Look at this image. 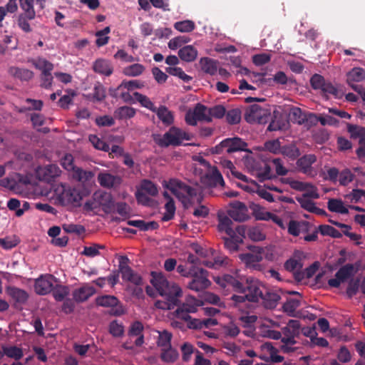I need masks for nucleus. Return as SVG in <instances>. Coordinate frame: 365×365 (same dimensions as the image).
Masks as SVG:
<instances>
[{"label": "nucleus", "instance_id": "1", "mask_svg": "<svg viewBox=\"0 0 365 365\" xmlns=\"http://www.w3.org/2000/svg\"><path fill=\"white\" fill-rule=\"evenodd\" d=\"M163 185L170 190L182 203L185 208L198 205L202 200V195L199 190L190 187L180 180L173 178L165 181Z\"/></svg>", "mask_w": 365, "mask_h": 365}, {"label": "nucleus", "instance_id": "2", "mask_svg": "<svg viewBox=\"0 0 365 365\" xmlns=\"http://www.w3.org/2000/svg\"><path fill=\"white\" fill-rule=\"evenodd\" d=\"M192 135L185 130L173 126L163 135L155 138V142L161 147L179 146L184 140H190Z\"/></svg>", "mask_w": 365, "mask_h": 365}, {"label": "nucleus", "instance_id": "3", "mask_svg": "<svg viewBox=\"0 0 365 365\" xmlns=\"http://www.w3.org/2000/svg\"><path fill=\"white\" fill-rule=\"evenodd\" d=\"M204 303L201 299H197L191 295L186 297L185 302L178 306L175 311V316L183 320H188L190 319V313H195L198 307L203 306Z\"/></svg>", "mask_w": 365, "mask_h": 365}, {"label": "nucleus", "instance_id": "4", "mask_svg": "<svg viewBox=\"0 0 365 365\" xmlns=\"http://www.w3.org/2000/svg\"><path fill=\"white\" fill-rule=\"evenodd\" d=\"M151 276L150 283L160 296L175 294L174 289H176L175 288H180L175 283L169 282L166 277L160 272H153Z\"/></svg>", "mask_w": 365, "mask_h": 365}, {"label": "nucleus", "instance_id": "5", "mask_svg": "<svg viewBox=\"0 0 365 365\" xmlns=\"http://www.w3.org/2000/svg\"><path fill=\"white\" fill-rule=\"evenodd\" d=\"M247 146V144L240 138H226L212 148V153L217 154L224 152L231 153L241 150L250 153V150L246 149Z\"/></svg>", "mask_w": 365, "mask_h": 365}, {"label": "nucleus", "instance_id": "6", "mask_svg": "<svg viewBox=\"0 0 365 365\" xmlns=\"http://www.w3.org/2000/svg\"><path fill=\"white\" fill-rule=\"evenodd\" d=\"M270 118L269 110L255 104L251 106L245 115V118L249 123H266Z\"/></svg>", "mask_w": 365, "mask_h": 365}, {"label": "nucleus", "instance_id": "7", "mask_svg": "<svg viewBox=\"0 0 365 365\" xmlns=\"http://www.w3.org/2000/svg\"><path fill=\"white\" fill-rule=\"evenodd\" d=\"M185 120L190 125H196L197 121L210 122L209 108L202 104L197 103L193 109L186 113Z\"/></svg>", "mask_w": 365, "mask_h": 365}, {"label": "nucleus", "instance_id": "8", "mask_svg": "<svg viewBox=\"0 0 365 365\" xmlns=\"http://www.w3.org/2000/svg\"><path fill=\"white\" fill-rule=\"evenodd\" d=\"M56 193L63 204L78 203L82 199L80 192L73 187L61 185L56 189Z\"/></svg>", "mask_w": 365, "mask_h": 365}, {"label": "nucleus", "instance_id": "9", "mask_svg": "<svg viewBox=\"0 0 365 365\" xmlns=\"http://www.w3.org/2000/svg\"><path fill=\"white\" fill-rule=\"evenodd\" d=\"M56 279L51 274H42L35 279L34 288L35 292L38 295L49 294L54 288Z\"/></svg>", "mask_w": 365, "mask_h": 365}, {"label": "nucleus", "instance_id": "10", "mask_svg": "<svg viewBox=\"0 0 365 365\" xmlns=\"http://www.w3.org/2000/svg\"><path fill=\"white\" fill-rule=\"evenodd\" d=\"M287 183L291 188L297 191L304 192L301 196H305V197L312 199L319 198L318 189L312 183L291 179L287 180Z\"/></svg>", "mask_w": 365, "mask_h": 365}, {"label": "nucleus", "instance_id": "11", "mask_svg": "<svg viewBox=\"0 0 365 365\" xmlns=\"http://www.w3.org/2000/svg\"><path fill=\"white\" fill-rule=\"evenodd\" d=\"M192 279L187 284L188 289L195 291L200 292L210 285V282L207 277V271L202 268L198 269L197 271L192 274Z\"/></svg>", "mask_w": 365, "mask_h": 365}, {"label": "nucleus", "instance_id": "12", "mask_svg": "<svg viewBox=\"0 0 365 365\" xmlns=\"http://www.w3.org/2000/svg\"><path fill=\"white\" fill-rule=\"evenodd\" d=\"M356 272V269L353 264H346L336 272L335 278L330 279L328 281V284L331 287H339L341 283L351 278Z\"/></svg>", "mask_w": 365, "mask_h": 365}, {"label": "nucleus", "instance_id": "13", "mask_svg": "<svg viewBox=\"0 0 365 365\" xmlns=\"http://www.w3.org/2000/svg\"><path fill=\"white\" fill-rule=\"evenodd\" d=\"M175 289H174L175 294L162 296L163 299L156 300L155 302V307L163 310H170L178 306L179 298L182 297V291L181 288Z\"/></svg>", "mask_w": 365, "mask_h": 365}, {"label": "nucleus", "instance_id": "14", "mask_svg": "<svg viewBox=\"0 0 365 365\" xmlns=\"http://www.w3.org/2000/svg\"><path fill=\"white\" fill-rule=\"evenodd\" d=\"M128 259L125 256H121L119 260V272L124 280L129 281L136 285L142 283V278L135 273L128 265Z\"/></svg>", "mask_w": 365, "mask_h": 365}, {"label": "nucleus", "instance_id": "15", "mask_svg": "<svg viewBox=\"0 0 365 365\" xmlns=\"http://www.w3.org/2000/svg\"><path fill=\"white\" fill-rule=\"evenodd\" d=\"M264 251L262 247H255L252 252L241 254L239 257L246 267L255 269L263 259Z\"/></svg>", "mask_w": 365, "mask_h": 365}, {"label": "nucleus", "instance_id": "16", "mask_svg": "<svg viewBox=\"0 0 365 365\" xmlns=\"http://www.w3.org/2000/svg\"><path fill=\"white\" fill-rule=\"evenodd\" d=\"M236 232L238 235L242 236L243 238L247 235L249 239L255 242L262 241L266 238V235L262 228L259 226L246 227L241 225L236 228Z\"/></svg>", "mask_w": 365, "mask_h": 365}, {"label": "nucleus", "instance_id": "17", "mask_svg": "<svg viewBox=\"0 0 365 365\" xmlns=\"http://www.w3.org/2000/svg\"><path fill=\"white\" fill-rule=\"evenodd\" d=\"M98 182L103 187L110 189L118 187L122 182V178L117 175H113L108 170H103L98 174Z\"/></svg>", "mask_w": 365, "mask_h": 365}, {"label": "nucleus", "instance_id": "18", "mask_svg": "<svg viewBox=\"0 0 365 365\" xmlns=\"http://www.w3.org/2000/svg\"><path fill=\"white\" fill-rule=\"evenodd\" d=\"M227 213L230 218L238 222H243L249 218L247 207L244 203L238 201L230 204Z\"/></svg>", "mask_w": 365, "mask_h": 365}, {"label": "nucleus", "instance_id": "19", "mask_svg": "<svg viewBox=\"0 0 365 365\" xmlns=\"http://www.w3.org/2000/svg\"><path fill=\"white\" fill-rule=\"evenodd\" d=\"M61 170L54 164L39 167L36 170V176L40 180L51 182L55 178L60 176Z\"/></svg>", "mask_w": 365, "mask_h": 365}, {"label": "nucleus", "instance_id": "20", "mask_svg": "<svg viewBox=\"0 0 365 365\" xmlns=\"http://www.w3.org/2000/svg\"><path fill=\"white\" fill-rule=\"evenodd\" d=\"M317 158L314 155H305L300 158L297 162V166L299 170L308 176H314L316 173L312 168V165L316 162Z\"/></svg>", "mask_w": 365, "mask_h": 365}, {"label": "nucleus", "instance_id": "21", "mask_svg": "<svg viewBox=\"0 0 365 365\" xmlns=\"http://www.w3.org/2000/svg\"><path fill=\"white\" fill-rule=\"evenodd\" d=\"M365 79V71L359 67L352 68L347 73V83L356 92H361V86L356 85Z\"/></svg>", "mask_w": 365, "mask_h": 365}, {"label": "nucleus", "instance_id": "22", "mask_svg": "<svg viewBox=\"0 0 365 365\" xmlns=\"http://www.w3.org/2000/svg\"><path fill=\"white\" fill-rule=\"evenodd\" d=\"M279 293V290L264 289L261 299L264 307L270 309L275 308L281 299Z\"/></svg>", "mask_w": 365, "mask_h": 365}, {"label": "nucleus", "instance_id": "23", "mask_svg": "<svg viewBox=\"0 0 365 365\" xmlns=\"http://www.w3.org/2000/svg\"><path fill=\"white\" fill-rule=\"evenodd\" d=\"M257 320V317L255 314H245L239 317V321L242 327L245 329L243 331L245 335L252 336L255 335V324Z\"/></svg>", "mask_w": 365, "mask_h": 365}, {"label": "nucleus", "instance_id": "24", "mask_svg": "<svg viewBox=\"0 0 365 365\" xmlns=\"http://www.w3.org/2000/svg\"><path fill=\"white\" fill-rule=\"evenodd\" d=\"M209 252L210 256L213 257V261L208 259L202 260V265L209 268L217 269L228 264V259L227 257L221 255H217L216 252L213 250H209Z\"/></svg>", "mask_w": 365, "mask_h": 365}, {"label": "nucleus", "instance_id": "25", "mask_svg": "<svg viewBox=\"0 0 365 365\" xmlns=\"http://www.w3.org/2000/svg\"><path fill=\"white\" fill-rule=\"evenodd\" d=\"M282 334H284L283 338L294 339L297 337L301 331V324L299 321L290 319L287 326L282 329Z\"/></svg>", "mask_w": 365, "mask_h": 365}, {"label": "nucleus", "instance_id": "26", "mask_svg": "<svg viewBox=\"0 0 365 365\" xmlns=\"http://www.w3.org/2000/svg\"><path fill=\"white\" fill-rule=\"evenodd\" d=\"M296 200L303 209L319 215H326L325 210L317 207L312 198L305 197V196H299L296 197Z\"/></svg>", "mask_w": 365, "mask_h": 365}, {"label": "nucleus", "instance_id": "27", "mask_svg": "<svg viewBox=\"0 0 365 365\" xmlns=\"http://www.w3.org/2000/svg\"><path fill=\"white\" fill-rule=\"evenodd\" d=\"M93 71L101 75L106 76H110L113 72V66L112 63L103 58L97 59L93 65Z\"/></svg>", "mask_w": 365, "mask_h": 365}, {"label": "nucleus", "instance_id": "28", "mask_svg": "<svg viewBox=\"0 0 365 365\" xmlns=\"http://www.w3.org/2000/svg\"><path fill=\"white\" fill-rule=\"evenodd\" d=\"M96 289L92 286L86 284L75 289L73 292V297L77 302L86 301L90 297L93 295Z\"/></svg>", "mask_w": 365, "mask_h": 365}, {"label": "nucleus", "instance_id": "29", "mask_svg": "<svg viewBox=\"0 0 365 365\" xmlns=\"http://www.w3.org/2000/svg\"><path fill=\"white\" fill-rule=\"evenodd\" d=\"M6 292L15 303L19 304H25L29 299V294L25 290L16 287H9Z\"/></svg>", "mask_w": 365, "mask_h": 365}, {"label": "nucleus", "instance_id": "30", "mask_svg": "<svg viewBox=\"0 0 365 365\" xmlns=\"http://www.w3.org/2000/svg\"><path fill=\"white\" fill-rule=\"evenodd\" d=\"M263 290L257 282H252L245 287V293L247 295V301L257 302L261 299Z\"/></svg>", "mask_w": 365, "mask_h": 365}, {"label": "nucleus", "instance_id": "31", "mask_svg": "<svg viewBox=\"0 0 365 365\" xmlns=\"http://www.w3.org/2000/svg\"><path fill=\"white\" fill-rule=\"evenodd\" d=\"M290 294H297V298L287 299V302L283 304V311L290 317H295L296 310L301 304V296L297 292H292Z\"/></svg>", "mask_w": 365, "mask_h": 365}, {"label": "nucleus", "instance_id": "32", "mask_svg": "<svg viewBox=\"0 0 365 365\" xmlns=\"http://www.w3.org/2000/svg\"><path fill=\"white\" fill-rule=\"evenodd\" d=\"M143 330V326L140 322H135L133 323L128 330V336L130 338L133 336L136 337L134 343L138 346H140L143 344V336L142 334Z\"/></svg>", "mask_w": 365, "mask_h": 365}, {"label": "nucleus", "instance_id": "33", "mask_svg": "<svg viewBox=\"0 0 365 365\" xmlns=\"http://www.w3.org/2000/svg\"><path fill=\"white\" fill-rule=\"evenodd\" d=\"M218 230L220 232H225L228 236L235 235V232L232 229V221L230 216H227L225 214L218 215Z\"/></svg>", "mask_w": 365, "mask_h": 365}, {"label": "nucleus", "instance_id": "34", "mask_svg": "<svg viewBox=\"0 0 365 365\" xmlns=\"http://www.w3.org/2000/svg\"><path fill=\"white\" fill-rule=\"evenodd\" d=\"M8 72L11 76L21 81H29L34 77V72L27 68L11 66Z\"/></svg>", "mask_w": 365, "mask_h": 365}, {"label": "nucleus", "instance_id": "35", "mask_svg": "<svg viewBox=\"0 0 365 365\" xmlns=\"http://www.w3.org/2000/svg\"><path fill=\"white\" fill-rule=\"evenodd\" d=\"M219 283L224 287H232L237 292H242L245 289L242 283L230 274L224 275Z\"/></svg>", "mask_w": 365, "mask_h": 365}, {"label": "nucleus", "instance_id": "36", "mask_svg": "<svg viewBox=\"0 0 365 365\" xmlns=\"http://www.w3.org/2000/svg\"><path fill=\"white\" fill-rule=\"evenodd\" d=\"M163 197L166 200V202L165 204V212L162 220L163 221H168L174 217L175 212V202L167 192L163 193Z\"/></svg>", "mask_w": 365, "mask_h": 365}, {"label": "nucleus", "instance_id": "37", "mask_svg": "<svg viewBox=\"0 0 365 365\" xmlns=\"http://www.w3.org/2000/svg\"><path fill=\"white\" fill-rule=\"evenodd\" d=\"M327 207L329 211L340 214H347L348 208L345 206L343 201L340 199L331 198L327 202Z\"/></svg>", "mask_w": 365, "mask_h": 365}, {"label": "nucleus", "instance_id": "38", "mask_svg": "<svg viewBox=\"0 0 365 365\" xmlns=\"http://www.w3.org/2000/svg\"><path fill=\"white\" fill-rule=\"evenodd\" d=\"M135 113L136 110L135 108L128 106H124L118 108L114 111L113 115L114 117L118 120H127L134 117Z\"/></svg>", "mask_w": 365, "mask_h": 365}, {"label": "nucleus", "instance_id": "39", "mask_svg": "<svg viewBox=\"0 0 365 365\" xmlns=\"http://www.w3.org/2000/svg\"><path fill=\"white\" fill-rule=\"evenodd\" d=\"M178 56L182 61L191 62L197 58V51L192 46H185L179 50Z\"/></svg>", "mask_w": 365, "mask_h": 365}, {"label": "nucleus", "instance_id": "40", "mask_svg": "<svg viewBox=\"0 0 365 365\" xmlns=\"http://www.w3.org/2000/svg\"><path fill=\"white\" fill-rule=\"evenodd\" d=\"M207 183L210 186H221L223 187L225 185L224 180L221 173L216 168H212L209 173L206 175Z\"/></svg>", "mask_w": 365, "mask_h": 365}, {"label": "nucleus", "instance_id": "41", "mask_svg": "<svg viewBox=\"0 0 365 365\" xmlns=\"http://www.w3.org/2000/svg\"><path fill=\"white\" fill-rule=\"evenodd\" d=\"M201 69L211 76L215 75L217 71V62L209 58H202L200 61Z\"/></svg>", "mask_w": 365, "mask_h": 365}, {"label": "nucleus", "instance_id": "42", "mask_svg": "<svg viewBox=\"0 0 365 365\" xmlns=\"http://www.w3.org/2000/svg\"><path fill=\"white\" fill-rule=\"evenodd\" d=\"M158 117V118L164 123L165 125H170L174 122V117L170 110L168 109L164 106H160L158 108H156L155 111Z\"/></svg>", "mask_w": 365, "mask_h": 365}, {"label": "nucleus", "instance_id": "43", "mask_svg": "<svg viewBox=\"0 0 365 365\" xmlns=\"http://www.w3.org/2000/svg\"><path fill=\"white\" fill-rule=\"evenodd\" d=\"M252 175L257 177L260 181L270 179L272 177L271 168L265 162H261L259 168L254 170Z\"/></svg>", "mask_w": 365, "mask_h": 365}, {"label": "nucleus", "instance_id": "44", "mask_svg": "<svg viewBox=\"0 0 365 365\" xmlns=\"http://www.w3.org/2000/svg\"><path fill=\"white\" fill-rule=\"evenodd\" d=\"M96 197L105 212L110 211L113 207V200L110 194L107 192L100 193L99 195L96 194Z\"/></svg>", "mask_w": 365, "mask_h": 365}, {"label": "nucleus", "instance_id": "45", "mask_svg": "<svg viewBox=\"0 0 365 365\" xmlns=\"http://www.w3.org/2000/svg\"><path fill=\"white\" fill-rule=\"evenodd\" d=\"M108 332L115 338H120L124 335L125 327L118 320H113L108 324Z\"/></svg>", "mask_w": 365, "mask_h": 365}, {"label": "nucleus", "instance_id": "46", "mask_svg": "<svg viewBox=\"0 0 365 365\" xmlns=\"http://www.w3.org/2000/svg\"><path fill=\"white\" fill-rule=\"evenodd\" d=\"M281 343L279 348L283 353L290 354L296 352L300 349L297 346V342L295 339L282 338Z\"/></svg>", "mask_w": 365, "mask_h": 365}, {"label": "nucleus", "instance_id": "47", "mask_svg": "<svg viewBox=\"0 0 365 365\" xmlns=\"http://www.w3.org/2000/svg\"><path fill=\"white\" fill-rule=\"evenodd\" d=\"M279 153L292 160H295L300 155L299 148L292 143L282 146Z\"/></svg>", "mask_w": 365, "mask_h": 365}, {"label": "nucleus", "instance_id": "48", "mask_svg": "<svg viewBox=\"0 0 365 365\" xmlns=\"http://www.w3.org/2000/svg\"><path fill=\"white\" fill-rule=\"evenodd\" d=\"M34 0H19L20 6L29 20H32L36 16V12L34 9Z\"/></svg>", "mask_w": 365, "mask_h": 365}, {"label": "nucleus", "instance_id": "49", "mask_svg": "<svg viewBox=\"0 0 365 365\" xmlns=\"http://www.w3.org/2000/svg\"><path fill=\"white\" fill-rule=\"evenodd\" d=\"M230 237L224 238L225 246L230 252H235L238 250L239 245L243 242L242 236H229Z\"/></svg>", "mask_w": 365, "mask_h": 365}, {"label": "nucleus", "instance_id": "50", "mask_svg": "<svg viewBox=\"0 0 365 365\" xmlns=\"http://www.w3.org/2000/svg\"><path fill=\"white\" fill-rule=\"evenodd\" d=\"M128 225L130 226H133L138 227L142 231H146L149 230H155L158 227V224L153 221L146 222L143 220H128Z\"/></svg>", "mask_w": 365, "mask_h": 365}, {"label": "nucleus", "instance_id": "51", "mask_svg": "<svg viewBox=\"0 0 365 365\" xmlns=\"http://www.w3.org/2000/svg\"><path fill=\"white\" fill-rule=\"evenodd\" d=\"M138 190L148 194L151 197L157 195L158 192L157 186L153 182L148 180H143Z\"/></svg>", "mask_w": 365, "mask_h": 365}, {"label": "nucleus", "instance_id": "52", "mask_svg": "<svg viewBox=\"0 0 365 365\" xmlns=\"http://www.w3.org/2000/svg\"><path fill=\"white\" fill-rule=\"evenodd\" d=\"M72 176L79 182H86L91 180L93 178L94 174L91 171H86L76 168L73 171Z\"/></svg>", "mask_w": 365, "mask_h": 365}, {"label": "nucleus", "instance_id": "53", "mask_svg": "<svg viewBox=\"0 0 365 365\" xmlns=\"http://www.w3.org/2000/svg\"><path fill=\"white\" fill-rule=\"evenodd\" d=\"M2 350L4 356L6 355L9 358L14 359L15 360L20 359L24 355L22 349L15 346H3Z\"/></svg>", "mask_w": 365, "mask_h": 365}, {"label": "nucleus", "instance_id": "54", "mask_svg": "<svg viewBox=\"0 0 365 365\" xmlns=\"http://www.w3.org/2000/svg\"><path fill=\"white\" fill-rule=\"evenodd\" d=\"M178 352L170 346L161 349V359L166 363H173L178 358Z\"/></svg>", "mask_w": 365, "mask_h": 365}, {"label": "nucleus", "instance_id": "55", "mask_svg": "<svg viewBox=\"0 0 365 365\" xmlns=\"http://www.w3.org/2000/svg\"><path fill=\"white\" fill-rule=\"evenodd\" d=\"M126 88L118 90V87L114 89H110V95L115 98H121L125 103H133L134 99L130 94L129 91H125Z\"/></svg>", "mask_w": 365, "mask_h": 365}, {"label": "nucleus", "instance_id": "56", "mask_svg": "<svg viewBox=\"0 0 365 365\" xmlns=\"http://www.w3.org/2000/svg\"><path fill=\"white\" fill-rule=\"evenodd\" d=\"M145 66L140 63H134L123 68V73L127 76H138L143 73Z\"/></svg>", "mask_w": 365, "mask_h": 365}, {"label": "nucleus", "instance_id": "57", "mask_svg": "<svg viewBox=\"0 0 365 365\" xmlns=\"http://www.w3.org/2000/svg\"><path fill=\"white\" fill-rule=\"evenodd\" d=\"M306 112H303L299 108L294 107L289 110V118L291 120L299 125L304 123Z\"/></svg>", "mask_w": 365, "mask_h": 365}, {"label": "nucleus", "instance_id": "58", "mask_svg": "<svg viewBox=\"0 0 365 365\" xmlns=\"http://www.w3.org/2000/svg\"><path fill=\"white\" fill-rule=\"evenodd\" d=\"M96 304L98 306L110 307L116 306L118 303V299L111 295H105L96 298Z\"/></svg>", "mask_w": 365, "mask_h": 365}, {"label": "nucleus", "instance_id": "59", "mask_svg": "<svg viewBox=\"0 0 365 365\" xmlns=\"http://www.w3.org/2000/svg\"><path fill=\"white\" fill-rule=\"evenodd\" d=\"M158 334V345L161 347V349L170 346V340L172 338L171 333L167 331H156Z\"/></svg>", "mask_w": 365, "mask_h": 365}, {"label": "nucleus", "instance_id": "60", "mask_svg": "<svg viewBox=\"0 0 365 365\" xmlns=\"http://www.w3.org/2000/svg\"><path fill=\"white\" fill-rule=\"evenodd\" d=\"M166 72L169 74L177 76L184 82L190 81L192 78L188 75H187L181 68L170 66L166 68Z\"/></svg>", "mask_w": 365, "mask_h": 365}, {"label": "nucleus", "instance_id": "61", "mask_svg": "<svg viewBox=\"0 0 365 365\" xmlns=\"http://www.w3.org/2000/svg\"><path fill=\"white\" fill-rule=\"evenodd\" d=\"M174 28L180 32L188 33L192 31L195 25L192 21L185 20L182 21H178L174 24Z\"/></svg>", "mask_w": 365, "mask_h": 365}, {"label": "nucleus", "instance_id": "62", "mask_svg": "<svg viewBox=\"0 0 365 365\" xmlns=\"http://www.w3.org/2000/svg\"><path fill=\"white\" fill-rule=\"evenodd\" d=\"M135 99L138 101L142 106L152 110L155 111L156 107L154 106L153 102L146 96L143 95L138 92L133 93Z\"/></svg>", "mask_w": 365, "mask_h": 365}, {"label": "nucleus", "instance_id": "63", "mask_svg": "<svg viewBox=\"0 0 365 365\" xmlns=\"http://www.w3.org/2000/svg\"><path fill=\"white\" fill-rule=\"evenodd\" d=\"M203 303H209L215 305H217L220 307H225V303L222 302L217 294L212 292H205L201 299Z\"/></svg>", "mask_w": 365, "mask_h": 365}, {"label": "nucleus", "instance_id": "64", "mask_svg": "<svg viewBox=\"0 0 365 365\" xmlns=\"http://www.w3.org/2000/svg\"><path fill=\"white\" fill-rule=\"evenodd\" d=\"M222 331L225 336L235 338L240 333V329L234 322H230L222 327Z\"/></svg>", "mask_w": 365, "mask_h": 365}]
</instances>
